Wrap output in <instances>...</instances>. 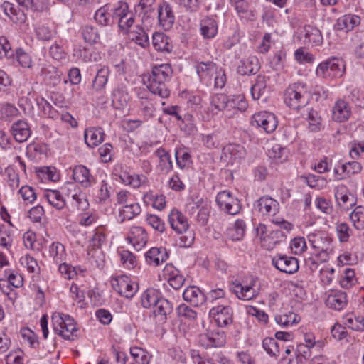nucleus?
Masks as SVG:
<instances>
[{
    "mask_svg": "<svg viewBox=\"0 0 364 364\" xmlns=\"http://www.w3.org/2000/svg\"><path fill=\"white\" fill-rule=\"evenodd\" d=\"M65 323L63 325L64 334L68 338H63L66 340H74V333L77 331L76 325L73 318L69 315H64Z\"/></svg>",
    "mask_w": 364,
    "mask_h": 364,
    "instance_id": "47",
    "label": "nucleus"
},
{
    "mask_svg": "<svg viewBox=\"0 0 364 364\" xmlns=\"http://www.w3.org/2000/svg\"><path fill=\"white\" fill-rule=\"evenodd\" d=\"M152 45L156 50L161 52L171 53L173 48L171 38L159 32L153 34Z\"/></svg>",
    "mask_w": 364,
    "mask_h": 364,
    "instance_id": "21",
    "label": "nucleus"
},
{
    "mask_svg": "<svg viewBox=\"0 0 364 364\" xmlns=\"http://www.w3.org/2000/svg\"><path fill=\"white\" fill-rule=\"evenodd\" d=\"M209 314L220 327H225L232 322V311L228 305L213 306Z\"/></svg>",
    "mask_w": 364,
    "mask_h": 364,
    "instance_id": "6",
    "label": "nucleus"
},
{
    "mask_svg": "<svg viewBox=\"0 0 364 364\" xmlns=\"http://www.w3.org/2000/svg\"><path fill=\"white\" fill-rule=\"evenodd\" d=\"M112 287L114 291L127 298L132 297L136 291L130 279L125 275L119 276L113 279Z\"/></svg>",
    "mask_w": 364,
    "mask_h": 364,
    "instance_id": "10",
    "label": "nucleus"
},
{
    "mask_svg": "<svg viewBox=\"0 0 364 364\" xmlns=\"http://www.w3.org/2000/svg\"><path fill=\"white\" fill-rule=\"evenodd\" d=\"M129 97L126 86L120 85L112 92V105L113 107L119 110L127 109Z\"/></svg>",
    "mask_w": 364,
    "mask_h": 364,
    "instance_id": "15",
    "label": "nucleus"
},
{
    "mask_svg": "<svg viewBox=\"0 0 364 364\" xmlns=\"http://www.w3.org/2000/svg\"><path fill=\"white\" fill-rule=\"evenodd\" d=\"M127 240L133 245L136 250H139L146 244L148 236L144 228L133 226L129 230Z\"/></svg>",
    "mask_w": 364,
    "mask_h": 364,
    "instance_id": "13",
    "label": "nucleus"
},
{
    "mask_svg": "<svg viewBox=\"0 0 364 364\" xmlns=\"http://www.w3.org/2000/svg\"><path fill=\"white\" fill-rule=\"evenodd\" d=\"M154 154L159 159V168L161 171L168 173L173 168L170 154L164 149H158Z\"/></svg>",
    "mask_w": 364,
    "mask_h": 364,
    "instance_id": "38",
    "label": "nucleus"
},
{
    "mask_svg": "<svg viewBox=\"0 0 364 364\" xmlns=\"http://www.w3.org/2000/svg\"><path fill=\"white\" fill-rule=\"evenodd\" d=\"M144 256L148 264L158 267L168 259L169 255L165 247H154L147 251Z\"/></svg>",
    "mask_w": 364,
    "mask_h": 364,
    "instance_id": "14",
    "label": "nucleus"
},
{
    "mask_svg": "<svg viewBox=\"0 0 364 364\" xmlns=\"http://www.w3.org/2000/svg\"><path fill=\"white\" fill-rule=\"evenodd\" d=\"M121 261L129 269H133L136 265V258L129 250H122L120 252Z\"/></svg>",
    "mask_w": 364,
    "mask_h": 364,
    "instance_id": "59",
    "label": "nucleus"
},
{
    "mask_svg": "<svg viewBox=\"0 0 364 364\" xmlns=\"http://www.w3.org/2000/svg\"><path fill=\"white\" fill-rule=\"evenodd\" d=\"M64 315L60 313H54L52 315V325L53 331L63 338H68V336L63 333V325L65 323Z\"/></svg>",
    "mask_w": 364,
    "mask_h": 364,
    "instance_id": "44",
    "label": "nucleus"
},
{
    "mask_svg": "<svg viewBox=\"0 0 364 364\" xmlns=\"http://www.w3.org/2000/svg\"><path fill=\"white\" fill-rule=\"evenodd\" d=\"M360 18L355 14H346L337 20L336 26L338 30L348 32L359 25Z\"/></svg>",
    "mask_w": 364,
    "mask_h": 364,
    "instance_id": "25",
    "label": "nucleus"
},
{
    "mask_svg": "<svg viewBox=\"0 0 364 364\" xmlns=\"http://www.w3.org/2000/svg\"><path fill=\"white\" fill-rule=\"evenodd\" d=\"M309 242L312 247L318 252V255L325 254L327 257L328 252L331 250V240L327 237H320L316 235L309 236Z\"/></svg>",
    "mask_w": 364,
    "mask_h": 364,
    "instance_id": "24",
    "label": "nucleus"
},
{
    "mask_svg": "<svg viewBox=\"0 0 364 364\" xmlns=\"http://www.w3.org/2000/svg\"><path fill=\"white\" fill-rule=\"evenodd\" d=\"M38 39L42 41H50L55 35V31L46 26H41L36 30Z\"/></svg>",
    "mask_w": 364,
    "mask_h": 364,
    "instance_id": "58",
    "label": "nucleus"
},
{
    "mask_svg": "<svg viewBox=\"0 0 364 364\" xmlns=\"http://www.w3.org/2000/svg\"><path fill=\"white\" fill-rule=\"evenodd\" d=\"M105 133L102 128L90 127L86 129L84 139L86 144L91 148L98 146L104 140Z\"/></svg>",
    "mask_w": 364,
    "mask_h": 364,
    "instance_id": "23",
    "label": "nucleus"
},
{
    "mask_svg": "<svg viewBox=\"0 0 364 364\" xmlns=\"http://www.w3.org/2000/svg\"><path fill=\"white\" fill-rule=\"evenodd\" d=\"M344 274L340 283L342 287L348 289L354 284V281L355 280L354 270L350 268H347L344 271Z\"/></svg>",
    "mask_w": 364,
    "mask_h": 364,
    "instance_id": "60",
    "label": "nucleus"
},
{
    "mask_svg": "<svg viewBox=\"0 0 364 364\" xmlns=\"http://www.w3.org/2000/svg\"><path fill=\"white\" fill-rule=\"evenodd\" d=\"M140 107L143 114L146 117L150 118L154 115L155 107L151 100L147 98L141 99L140 101Z\"/></svg>",
    "mask_w": 364,
    "mask_h": 364,
    "instance_id": "55",
    "label": "nucleus"
},
{
    "mask_svg": "<svg viewBox=\"0 0 364 364\" xmlns=\"http://www.w3.org/2000/svg\"><path fill=\"white\" fill-rule=\"evenodd\" d=\"M176 164L181 168H183L191 161V155L188 152L179 149L175 153Z\"/></svg>",
    "mask_w": 364,
    "mask_h": 364,
    "instance_id": "53",
    "label": "nucleus"
},
{
    "mask_svg": "<svg viewBox=\"0 0 364 364\" xmlns=\"http://www.w3.org/2000/svg\"><path fill=\"white\" fill-rule=\"evenodd\" d=\"M262 346L271 355L276 356L279 353L278 343L274 338H265L262 341Z\"/></svg>",
    "mask_w": 364,
    "mask_h": 364,
    "instance_id": "52",
    "label": "nucleus"
},
{
    "mask_svg": "<svg viewBox=\"0 0 364 364\" xmlns=\"http://www.w3.org/2000/svg\"><path fill=\"white\" fill-rule=\"evenodd\" d=\"M257 207L262 215H274L279 211V204L276 200L265 196L257 201Z\"/></svg>",
    "mask_w": 364,
    "mask_h": 364,
    "instance_id": "20",
    "label": "nucleus"
},
{
    "mask_svg": "<svg viewBox=\"0 0 364 364\" xmlns=\"http://www.w3.org/2000/svg\"><path fill=\"white\" fill-rule=\"evenodd\" d=\"M252 124L262 128L267 133H272L277 127V120L271 112H259L253 115Z\"/></svg>",
    "mask_w": 364,
    "mask_h": 364,
    "instance_id": "5",
    "label": "nucleus"
},
{
    "mask_svg": "<svg viewBox=\"0 0 364 364\" xmlns=\"http://www.w3.org/2000/svg\"><path fill=\"white\" fill-rule=\"evenodd\" d=\"M19 193L21 195L24 200L29 203H33L36 198V194L34 189L28 186H24L19 190Z\"/></svg>",
    "mask_w": 364,
    "mask_h": 364,
    "instance_id": "64",
    "label": "nucleus"
},
{
    "mask_svg": "<svg viewBox=\"0 0 364 364\" xmlns=\"http://www.w3.org/2000/svg\"><path fill=\"white\" fill-rule=\"evenodd\" d=\"M200 31L205 38L215 37L218 32V24L216 21L210 18H207L200 22Z\"/></svg>",
    "mask_w": 364,
    "mask_h": 364,
    "instance_id": "35",
    "label": "nucleus"
},
{
    "mask_svg": "<svg viewBox=\"0 0 364 364\" xmlns=\"http://www.w3.org/2000/svg\"><path fill=\"white\" fill-rule=\"evenodd\" d=\"M146 221L154 229L160 232H163L165 230L164 223L156 215H149L146 218Z\"/></svg>",
    "mask_w": 364,
    "mask_h": 364,
    "instance_id": "61",
    "label": "nucleus"
},
{
    "mask_svg": "<svg viewBox=\"0 0 364 364\" xmlns=\"http://www.w3.org/2000/svg\"><path fill=\"white\" fill-rule=\"evenodd\" d=\"M267 89V80L264 75L257 76L255 83L251 87L250 92L254 100H259L264 95Z\"/></svg>",
    "mask_w": 364,
    "mask_h": 364,
    "instance_id": "37",
    "label": "nucleus"
},
{
    "mask_svg": "<svg viewBox=\"0 0 364 364\" xmlns=\"http://www.w3.org/2000/svg\"><path fill=\"white\" fill-rule=\"evenodd\" d=\"M168 222L171 228L178 234L188 230L189 226L186 216L176 209H173L169 213Z\"/></svg>",
    "mask_w": 364,
    "mask_h": 364,
    "instance_id": "18",
    "label": "nucleus"
},
{
    "mask_svg": "<svg viewBox=\"0 0 364 364\" xmlns=\"http://www.w3.org/2000/svg\"><path fill=\"white\" fill-rule=\"evenodd\" d=\"M173 70L169 64H161L154 66L148 77L147 87L150 92L162 98H166L170 95L167 82H169Z\"/></svg>",
    "mask_w": 364,
    "mask_h": 364,
    "instance_id": "1",
    "label": "nucleus"
},
{
    "mask_svg": "<svg viewBox=\"0 0 364 364\" xmlns=\"http://www.w3.org/2000/svg\"><path fill=\"white\" fill-rule=\"evenodd\" d=\"M335 198L339 206L346 210H348L355 203L353 196L350 198L347 194L343 193L341 190L336 191Z\"/></svg>",
    "mask_w": 364,
    "mask_h": 364,
    "instance_id": "45",
    "label": "nucleus"
},
{
    "mask_svg": "<svg viewBox=\"0 0 364 364\" xmlns=\"http://www.w3.org/2000/svg\"><path fill=\"white\" fill-rule=\"evenodd\" d=\"M260 69L259 59L256 56H250L241 61L237 73L242 75H255Z\"/></svg>",
    "mask_w": 364,
    "mask_h": 364,
    "instance_id": "22",
    "label": "nucleus"
},
{
    "mask_svg": "<svg viewBox=\"0 0 364 364\" xmlns=\"http://www.w3.org/2000/svg\"><path fill=\"white\" fill-rule=\"evenodd\" d=\"M350 231L349 226L345 223H338L336 225L337 235L341 242H346L348 240Z\"/></svg>",
    "mask_w": 364,
    "mask_h": 364,
    "instance_id": "54",
    "label": "nucleus"
},
{
    "mask_svg": "<svg viewBox=\"0 0 364 364\" xmlns=\"http://www.w3.org/2000/svg\"><path fill=\"white\" fill-rule=\"evenodd\" d=\"M183 298L194 306H200L207 300V296L198 287L195 286L187 287L183 293Z\"/></svg>",
    "mask_w": 364,
    "mask_h": 364,
    "instance_id": "17",
    "label": "nucleus"
},
{
    "mask_svg": "<svg viewBox=\"0 0 364 364\" xmlns=\"http://www.w3.org/2000/svg\"><path fill=\"white\" fill-rule=\"evenodd\" d=\"M233 284L235 285L234 291L240 299L249 301L257 295V291L253 289V281L250 285L246 286H243L240 283L235 284V282Z\"/></svg>",
    "mask_w": 364,
    "mask_h": 364,
    "instance_id": "29",
    "label": "nucleus"
},
{
    "mask_svg": "<svg viewBox=\"0 0 364 364\" xmlns=\"http://www.w3.org/2000/svg\"><path fill=\"white\" fill-rule=\"evenodd\" d=\"M350 218L357 230L364 229V207L358 206L350 213Z\"/></svg>",
    "mask_w": 364,
    "mask_h": 364,
    "instance_id": "42",
    "label": "nucleus"
},
{
    "mask_svg": "<svg viewBox=\"0 0 364 364\" xmlns=\"http://www.w3.org/2000/svg\"><path fill=\"white\" fill-rule=\"evenodd\" d=\"M141 212V207L139 203H132L124 205L122 209L119 210L118 220L122 223L126 220H131L138 215Z\"/></svg>",
    "mask_w": 364,
    "mask_h": 364,
    "instance_id": "33",
    "label": "nucleus"
},
{
    "mask_svg": "<svg viewBox=\"0 0 364 364\" xmlns=\"http://www.w3.org/2000/svg\"><path fill=\"white\" fill-rule=\"evenodd\" d=\"M211 105L217 110H223L228 105V97L223 94L215 95L211 99Z\"/></svg>",
    "mask_w": 364,
    "mask_h": 364,
    "instance_id": "56",
    "label": "nucleus"
},
{
    "mask_svg": "<svg viewBox=\"0 0 364 364\" xmlns=\"http://www.w3.org/2000/svg\"><path fill=\"white\" fill-rule=\"evenodd\" d=\"M176 240V245L181 247H188L194 241V233L192 231H185Z\"/></svg>",
    "mask_w": 364,
    "mask_h": 364,
    "instance_id": "50",
    "label": "nucleus"
},
{
    "mask_svg": "<svg viewBox=\"0 0 364 364\" xmlns=\"http://www.w3.org/2000/svg\"><path fill=\"white\" fill-rule=\"evenodd\" d=\"M73 178L75 182L79 183L82 187L88 188L95 182L90 170L82 165L75 166L73 171Z\"/></svg>",
    "mask_w": 364,
    "mask_h": 364,
    "instance_id": "19",
    "label": "nucleus"
},
{
    "mask_svg": "<svg viewBox=\"0 0 364 364\" xmlns=\"http://www.w3.org/2000/svg\"><path fill=\"white\" fill-rule=\"evenodd\" d=\"M246 225L242 220H237L232 227L227 230L228 237L232 241H238L243 238Z\"/></svg>",
    "mask_w": 364,
    "mask_h": 364,
    "instance_id": "34",
    "label": "nucleus"
},
{
    "mask_svg": "<svg viewBox=\"0 0 364 364\" xmlns=\"http://www.w3.org/2000/svg\"><path fill=\"white\" fill-rule=\"evenodd\" d=\"M272 264L279 271L287 274H293L297 272L299 267L296 258L285 255H277L274 257Z\"/></svg>",
    "mask_w": 364,
    "mask_h": 364,
    "instance_id": "7",
    "label": "nucleus"
},
{
    "mask_svg": "<svg viewBox=\"0 0 364 364\" xmlns=\"http://www.w3.org/2000/svg\"><path fill=\"white\" fill-rule=\"evenodd\" d=\"M310 100L306 87L301 83L289 85L285 90L284 102L289 108L299 110L306 107Z\"/></svg>",
    "mask_w": 364,
    "mask_h": 364,
    "instance_id": "2",
    "label": "nucleus"
},
{
    "mask_svg": "<svg viewBox=\"0 0 364 364\" xmlns=\"http://www.w3.org/2000/svg\"><path fill=\"white\" fill-rule=\"evenodd\" d=\"M217 65L213 61L200 62L196 66V73L201 80H210L215 73Z\"/></svg>",
    "mask_w": 364,
    "mask_h": 364,
    "instance_id": "31",
    "label": "nucleus"
},
{
    "mask_svg": "<svg viewBox=\"0 0 364 364\" xmlns=\"http://www.w3.org/2000/svg\"><path fill=\"white\" fill-rule=\"evenodd\" d=\"M352 114L351 107L343 99H338L334 104L332 111L333 119L339 123L346 122Z\"/></svg>",
    "mask_w": 364,
    "mask_h": 364,
    "instance_id": "12",
    "label": "nucleus"
},
{
    "mask_svg": "<svg viewBox=\"0 0 364 364\" xmlns=\"http://www.w3.org/2000/svg\"><path fill=\"white\" fill-rule=\"evenodd\" d=\"M95 21L102 26H107L109 22V14L105 7H101L95 14Z\"/></svg>",
    "mask_w": 364,
    "mask_h": 364,
    "instance_id": "63",
    "label": "nucleus"
},
{
    "mask_svg": "<svg viewBox=\"0 0 364 364\" xmlns=\"http://www.w3.org/2000/svg\"><path fill=\"white\" fill-rule=\"evenodd\" d=\"M284 237L285 235L282 230H274L269 235L262 237V245L265 249L271 250Z\"/></svg>",
    "mask_w": 364,
    "mask_h": 364,
    "instance_id": "27",
    "label": "nucleus"
},
{
    "mask_svg": "<svg viewBox=\"0 0 364 364\" xmlns=\"http://www.w3.org/2000/svg\"><path fill=\"white\" fill-rule=\"evenodd\" d=\"M203 338L207 339L209 343L208 346L220 347L225 343V335L223 331H211L203 336Z\"/></svg>",
    "mask_w": 364,
    "mask_h": 364,
    "instance_id": "39",
    "label": "nucleus"
},
{
    "mask_svg": "<svg viewBox=\"0 0 364 364\" xmlns=\"http://www.w3.org/2000/svg\"><path fill=\"white\" fill-rule=\"evenodd\" d=\"M153 308L154 315L161 316V321H166L173 309L172 304L164 298H160Z\"/></svg>",
    "mask_w": 364,
    "mask_h": 364,
    "instance_id": "28",
    "label": "nucleus"
},
{
    "mask_svg": "<svg viewBox=\"0 0 364 364\" xmlns=\"http://www.w3.org/2000/svg\"><path fill=\"white\" fill-rule=\"evenodd\" d=\"M246 150L243 146L237 144H229L223 147L221 159L228 164H233L237 160L244 159Z\"/></svg>",
    "mask_w": 364,
    "mask_h": 364,
    "instance_id": "9",
    "label": "nucleus"
},
{
    "mask_svg": "<svg viewBox=\"0 0 364 364\" xmlns=\"http://www.w3.org/2000/svg\"><path fill=\"white\" fill-rule=\"evenodd\" d=\"M14 139L19 143L25 142L31 136V132L28 124L24 120L14 122L11 127Z\"/></svg>",
    "mask_w": 364,
    "mask_h": 364,
    "instance_id": "16",
    "label": "nucleus"
},
{
    "mask_svg": "<svg viewBox=\"0 0 364 364\" xmlns=\"http://www.w3.org/2000/svg\"><path fill=\"white\" fill-rule=\"evenodd\" d=\"M346 294L345 292H336L328 296L326 301V305L335 310H341L346 305Z\"/></svg>",
    "mask_w": 364,
    "mask_h": 364,
    "instance_id": "30",
    "label": "nucleus"
},
{
    "mask_svg": "<svg viewBox=\"0 0 364 364\" xmlns=\"http://www.w3.org/2000/svg\"><path fill=\"white\" fill-rule=\"evenodd\" d=\"M177 314L180 317H183L188 320H194L197 317V313L196 311L188 306L185 304L179 305L177 308Z\"/></svg>",
    "mask_w": 364,
    "mask_h": 364,
    "instance_id": "51",
    "label": "nucleus"
},
{
    "mask_svg": "<svg viewBox=\"0 0 364 364\" xmlns=\"http://www.w3.org/2000/svg\"><path fill=\"white\" fill-rule=\"evenodd\" d=\"M159 299V293L155 289H149L141 296V305L146 309L154 307Z\"/></svg>",
    "mask_w": 364,
    "mask_h": 364,
    "instance_id": "41",
    "label": "nucleus"
},
{
    "mask_svg": "<svg viewBox=\"0 0 364 364\" xmlns=\"http://www.w3.org/2000/svg\"><path fill=\"white\" fill-rule=\"evenodd\" d=\"M343 61L338 58H331L321 62L317 67V76L326 79L341 77L344 73Z\"/></svg>",
    "mask_w": 364,
    "mask_h": 364,
    "instance_id": "3",
    "label": "nucleus"
},
{
    "mask_svg": "<svg viewBox=\"0 0 364 364\" xmlns=\"http://www.w3.org/2000/svg\"><path fill=\"white\" fill-rule=\"evenodd\" d=\"M129 11V6L127 2L119 1L113 9L112 16L113 18H117L119 20Z\"/></svg>",
    "mask_w": 364,
    "mask_h": 364,
    "instance_id": "57",
    "label": "nucleus"
},
{
    "mask_svg": "<svg viewBox=\"0 0 364 364\" xmlns=\"http://www.w3.org/2000/svg\"><path fill=\"white\" fill-rule=\"evenodd\" d=\"M275 321L278 324L284 326H289V324L297 323L299 321L298 315L293 312L289 314L278 315L275 316Z\"/></svg>",
    "mask_w": 364,
    "mask_h": 364,
    "instance_id": "49",
    "label": "nucleus"
},
{
    "mask_svg": "<svg viewBox=\"0 0 364 364\" xmlns=\"http://www.w3.org/2000/svg\"><path fill=\"white\" fill-rule=\"evenodd\" d=\"M43 197L50 205L58 210L63 209L65 205V200L58 190H48Z\"/></svg>",
    "mask_w": 364,
    "mask_h": 364,
    "instance_id": "32",
    "label": "nucleus"
},
{
    "mask_svg": "<svg viewBox=\"0 0 364 364\" xmlns=\"http://www.w3.org/2000/svg\"><path fill=\"white\" fill-rule=\"evenodd\" d=\"M134 21V15L132 11L127 13V14L119 20L118 25L121 30L127 31L132 26Z\"/></svg>",
    "mask_w": 364,
    "mask_h": 364,
    "instance_id": "62",
    "label": "nucleus"
},
{
    "mask_svg": "<svg viewBox=\"0 0 364 364\" xmlns=\"http://www.w3.org/2000/svg\"><path fill=\"white\" fill-rule=\"evenodd\" d=\"M65 247L58 242H53L49 247V256L56 264L63 262L65 259Z\"/></svg>",
    "mask_w": 364,
    "mask_h": 364,
    "instance_id": "36",
    "label": "nucleus"
},
{
    "mask_svg": "<svg viewBox=\"0 0 364 364\" xmlns=\"http://www.w3.org/2000/svg\"><path fill=\"white\" fill-rule=\"evenodd\" d=\"M200 203H203V200L198 201L197 203H194L192 206V210L199 209L197 214V221L202 225H204L207 223L209 216L210 210L208 207L207 204L203 205L200 206Z\"/></svg>",
    "mask_w": 364,
    "mask_h": 364,
    "instance_id": "43",
    "label": "nucleus"
},
{
    "mask_svg": "<svg viewBox=\"0 0 364 364\" xmlns=\"http://www.w3.org/2000/svg\"><path fill=\"white\" fill-rule=\"evenodd\" d=\"M109 70L108 68L103 67L98 70L96 76L92 81V86L96 90L102 89L108 80Z\"/></svg>",
    "mask_w": 364,
    "mask_h": 364,
    "instance_id": "40",
    "label": "nucleus"
},
{
    "mask_svg": "<svg viewBox=\"0 0 364 364\" xmlns=\"http://www.w3.org/2000/svg\"><path fill=\"white\" fill-rule=\"evenodd\" d=\"M164 272L169 274L168 282L174 289H178L183 285L185 282L183 276L180 274L178 269H173L171 264L166 266Z\"/></svg>",
    "mask_w": 364,
    "mask_h": 364,
    "instance_id": "26",
    "label": "nucleus"
},
{
    "mask_svg": "<svg viewBox=\"0 0 364 364\" xmlns=\"http://www.w3.org/2000/svg\"><path fill=\"white\" fill-rule=\"evenodd\" d=\"M84 40L89 43H96L100 40L98 31L91 26H86L82 30Z\"/></svg>",
    "mask_w": 364,
    "mask_h": 364,
    "instance_id": "48",
    "label": "nucleus"
},
{
    "mask_svg": "<svg viewBox=\"0 0 364 364\" xmlns=\"http://www.w3.org/2000/svg\"><path fill=\"white\" fill-rule=\"evenodd\" d=\"M157 14L159 23L164 30H169L172 28L175 16L171 5L168 2L164 1L159 5Z\"/></svg>",
    "mask_w": 364,
    "mask_h": 364,
    "instance_id": "11",
    "label": "nucleus"
},
{
    "mask_svg": "<svg viewBox=\"0 0 364 364\" xmlns=\"http://www.w3.org/2000/svg\"><path fill=\"white\" fill-rule=\"evenodd\" d=\"M216 203L221 210L230 215H236L240 210L239 200L227 191H223L218 193Z\"/></svg>",
    "mask_w": 364,
    "mask_h": 364,
    "instance_id": "4",
    "label": "nucleus"
},
{
    "mask_svg": "<svg viewBox=\"0 0 364 364\" xmlns=\"http://www.w3.org/2000/svg\"><path fill=\"white\" fill-rule=\"evenodd\" d=\"M306 119L309 121V129L316 132L319 129L321 118L318 113L313 109H307Z\"/></svg>",
    "mask_w": 364,
    "mask_h": 364,
    "instance_id": "46",
    "label": "nucleus"
},
{
    "mask_svg": "<svg viewBox=\"0 0 364 364\" xmlns=\"http://www.w3.org/2000/svg\"><path fill=\"white\" fill-rule=\"evenodd\" d=\"M299 38L305 45L319 46L323 42L321 32L317 28L306 25L300 31Z\"/></svg>",
    "mask_w": 364,
    "mask_h": 364,
    "instance_id": "8",
    "label": "nucleus"
}]
</instances>
